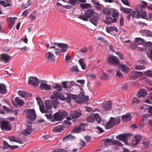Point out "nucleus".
Wrapping results in <instances>:
<instances>
[{
  "label": "nucleus",
  "instance_id": "nucleus-55",
  "mask_svg": "<svg viewBox=\"0 0 152 152\" xmlns=\"http://www.w3.org/2000/svg\"><path fill=\"white\" fill-rule=\"evenodd\" d=\"M137 44L136 43V42H132L131 43V45H130V47L132 49H134L136 48L137 47Z\"/></svg>",
  "mask_w": 152,
  "mask_h": 152
},
{
  "label": "nucleus",
  "instance_id": "nucleus-14",
  "mask_svg": "<svg viewBox=\"0 0 152 152\" xmlns=\"http://www.w3.org/2000/svg\"><path fill=\"white\" fill-rule=\"evenodd\" d=\"M116 18H113L110 16H107L106 17V19L104 20V22L107 24H110L111 23L116 22L117 21Z\"/></svg>",
  "mask_w": 152,
  "mask_h": 152
},
{
  "label": "nucleus",
  "instance_id": "nucleus-6",
  "mask_svg": "<svg viewBox=\"0 0 152 152\" xmlns=\"http://www.w3.org/2000/svg\"><path fill=\"white\" fill-rule=\"evenodd\" d=\"M1 128L3 130L10 131L11 129V126L8 121H2L1 123Z\"/></svg>",
  "mask_w": 152,
  "mask_h": 152
},
{
  "label": "nucleus",
  "instance_id": "nucleus-4",
  "mask_svg": "<svg viewBox=\"0 0 152 152\" xmlns=\"http://www.w3.org/2000/svg\"><path fill=\"white\" fill-rule=\"evenodd\" d=\"M26 117L31 121H34L36 118V115L34 109H28L26 110Z\"/></svg>",
  "mask_w": 152,
  "mask_h": 152
},
{
  "label": "nucleus",
  "instance_id": "nucleus-47",
  "mask_svg": "<svg viewBox=\"0 0 152 152\" xmlns=\"http://www.w3.org/2000/svg\"><path fill=\"white\" fill-rule=\"evenodd\" d=\"M67 82H62V85L63 87L68 91H69L70 89V87L68 86L69 84H67Z\"/></svg>",
  "mask_w": 152,
  "mask_h": 152
},
{
  "label": "nucleus",
  "instance_id": "nucleus-40",
  "mask_svg": "<svg viewBox=\"0 0 152 152\" xmlns=\"http://www.w3.org/2000/svg\"><path fill=\"white\" fill-rule=\"evenodd\" d=\"M80 7L83 9H86L91 7V5L90 4H80Z\"/></svg>",
  "mask_w": 152,
  "mask_h": 152
},
{
  "label": "nucleus",
  "instance_id": "nucleus-52",
  "mask_svg": "<svg viewBox=\"0 0 152 152\" xmlns=\"http://www.w3.org/2000/svg\"><path fill=\"white\" fill-rule=\"evenodd\" d=\"M60 113L62 118V119L64 117L67 116L68 114L65 111H63L62 112H60Z\"/></svg>",
  "mask_w": 152,
  "mask_h": 152
},
{
  "label": "nucleus",
  "instance_id": "nucleus-16",
  "mask_svg": "<svg viewBox=\"0 0 152 152\" xmlns=\"http://www.w3.org/2000/svg\"><path fill=\"white\" fill-rule=\"evenodd\" d=\"M17 19V18H11L10 17L8 18L7 19V21H10V22L9 26V28L10 29H11L14 25V24L15 21Z\"/></svg>",
  "mask_w": 152,
  "mask_h": 152
},
{
  "label": "nucleus",
  "instance_id": "nucleus-33",
  "mask_svg": "<svg viewBox=\"0 0 152 152\" xmlns=\"http://www.w3.org/2000/svg\"><path fill=\"white\" fill-rule=\"evenodd\" d=\"M114 125L109 119V121L106 123L105 127L106 129H109L113 128Z\"/></svg>",
  "mask_w": 152,
  "mask_h": 152
},
{
  "label": "nucleus",
  "instance_id": "nucleus-21",
  "mask_svg": "<svg viewBox=\"0 0 152 152\" xmlns=\"http://www.w3.org/2000/svg\"><path fill=\"white\" fill-rule=\"evenodd\" d=\"M64 128V126L63 125H59L54 127L53 131L55 133L60 132L63 131Z\"/></svg>",
  "mask_w": 152,
  "mask_h": 152
},
{
  "label": "nucleus",
  "instance_id": "nucleus-18",
  "mask_svg": "<svg viewBox=\"0 0 152 152\" xmlns=\"http://www.w3.org/2000/svg\"><path fill=\"white\" fill-rule=\"evenodd\" d=\"M109 119L114 126L120 123L121 118L120 117H117L115 118L111 117Z\"/></svg>",
  "mask_w": 152,
  "mask_h": 152
},
{
  "label": "nucleus",
  "instance_id": "nucleus-34",
  "mask_svg": "<svg viewBox=\"0 0 152 152\" xmlns=\"http://www.w3.org/2000/svg\"><path fill=\"white\" fill-rule=\"evenodd\" d=\"M75 138V137L74 136H73L71 134H69L64 137L63 139L64 141H66L68 140H72Z\"/></svg>",
  "mask_w": 152,
  "mask_h": 152
},
{
  "label": "nucleus",
  "instance_id": "nucleus-24",
  "mask_svg": "<svg viewBox=\"0 0 152 152\" xmlns=\"http://www.w3.org/2000/svg\"><path fill=\"white\" fill-rule=\"evenodd\" d=\"M140 32L141 33H143V35L146 36L150 37L152 36V32L149 30H141Z\"/></svg>",
  "mask_w": 152,
  "mask_h": 152
},
{
  "label": "nucleus",
  "instance_id": "nucleus-37",
  "mask_svg": "<svg viewBox=\"0 0 152 152\" xmlns=\"http://www.w3.org/2000/svg\"><path fill=\"white\" fill-rule=\"evenodd\" d=\"M35 13L36 12H33L30 14V15L28 17V18L32 22L34 20L36 19V15L35 14Z\"/></svg>",
  "mask_w": 152,
  "mask_h": 152
},
{
  "label": "nucleus",
  "instance_id": "nucleus-45",
  "mask_svg": "<svg viewBox=\"0 0 152 152\" xmlns=\"http://www.w3.org/2000/svg\"><path fill=\"white\" fill-rule=\"evenodd\" d=\"M94 120L95 119L98 123H100L101 121V119L99 115L98 114L96 113L94 115Z\"/></svg>",
  "mask_w": 152,
  "mask_h": 152
},
{
  "label": "nucleus",
  "instance_id": "nucleus-15",
  "mask_svg": "<svg viewBox=\"0 0 152 152\" xmlns=\"http://www.w3.org/2000/svg\"><path fill=\"white\" fill-rule=\"evenodd\" d=\"M143 75L142 72L134 71L132 72L131 77L133 79L135 80L137 77Z\"/></svg>",
  "mask_w": 152,
  "mask_h": 152
},
{
  "label": "nucleus",
  "instance_id": "nucleus-22",
  "mask_svg": "<svg viewBox=\"0 0 152 152\" xmlns=\"http://www.w3.org/2000/svg\"><path fill=\"white\" fill-rule=\"evenodd\" d=\"M147 94V91L144 89H140L137 94V96L139 97H145Z\"/></svg>",
  "mask_w": 152,
  "mask_h": 152
},
{
  "label": "nucleus",
  "instance_id": "nucleus-32",
  "mask_svg": "<svg viewBox=\"0 0 152 152\" xmlns=\"http://www.w3.org/2000/svg\"><path fill=\"white\" fill-rule=\"evenodd\" d=\"M119 68L121 71L126 73H127L129 71V69L126 65H121L119 66Z\"/></svg>",
  "mask_w": 152,
  "mask_h": 152
},
{
  "label": "nucleus",
  "instance_id": "nucleus-13",
  "mask_svg": "<svg viewBox=\"0 0 152 152\" xmlns=\"http://www.w3.org/2000/svg\"><path fill=\"white\" fill-rule=\"evenodd\" d=\"M82 114L81 112L79 110L72 111H71L70 116L73 119H77L80 117Z\"/></svg>",
  "mask_w": 152,
  "mask_h": 152
},
{
  "label": "nucleus",
  "instance_id": "nucleus-51",
  "mask_svg": "<svg viewBox=\"0 0 152 152\" xmlns=\"http://www.w3.org/2000/svg\"><path fill=\"white\" fill-rule=\"evenodd\" d=\"M53 152H68V151L63 149H57L53 151Z\"/></svg>",
  "mask_w": 152,
  "mask_h": 152
},
{
  "label": "nucleus",
  "instance_id": "nucleus-28",
  "mask_svg": "<svg viewBox=\"0 0 152 152\" xmlns=\"http://www.w3.org/2000/svg\"><path fill=\"white\" fill-rule=\"evenodd\" d=\"M112 10L110 8H105L104 9L103 11L106 16H110L111 14Z\"/></svg>",
  "mask_w": 152,
  "mask_h": 152
},
{
  "label": "nucleus",
  "instance_id": "nucleus-27",
  "mask_svg": "<svg viewBox=\"0 0 152 152\" xmlns=\"http://www.w3.org/2000/svg\"><path fill=\"white\" fill-rule=\"evenodd\" d=\"M131 116L129 113H127L126 115L122 116V118L123 121L127 122L129 121L131 118Z\"/></svg>",
  "mask_w": 152,
  "mask_h": 152
},
{
  "label": "nucleus",
  "instance_id": "nucleus-36",
  "mask_svg": "<svg viewBox=\"0 0 152 152\" xmlns=\"http://www.w3.org/2000/svg\"><path fill=\"white\" fill-rule=\"evenodd\" d=\"M135 41L137 44L143 45L146 42V41L143 40L142 39H135Z\"/></svg>",
  "mask_w": 152,
  "mask_h": 152
},
{
  "label": "nucleus",
  "instance_id": "nucleus-9",
  "mask_svg": "<svg viewBox=\"0 0 152 152\" xmlns=\"http://www.w3.org/2000/svg\"><path fill=\"white\" fill-rule=\"evenodd\" d=\"M132 136V134L128 133L125 134L124 135H118L116 137V138L122 141H123L125 142H126L128 141L127 138Z\"/></svg>",
  "mask_w": 152,
  "mask_h": 152
},
{
  "label": "nucleus",
  "instance_id": "nucleus-10",
  "mask_svg": "<svg viewBox=\"0 0 152 152\" xmlns=\"http://www.w3.org/2000/svg\"><path fill=\"white\" fill-rule=\"evenodd\" d=\"M39 82L38 79L35 77L31 76L29 77L28 83L33 86H38Z\"/></svg>",
  "mask_w": 152,
  "mask_h": 152
},
{
  "label": "nucleus",
  "instance_id": "nucleus-23",
  "mask_svg": "<svg viewBox=\"0 0 152 152\" xmlns=\"http://www.w3.org/2000/svg\"><path fill=\"white\" fill-rule=\"evenodd\" d=\"M7 90L5 85L3 83H0V93L2 94L7 93Z\"/></svg>",
  "mask_w": 152,
  "mask_h": 152
},
{
  "label": "nucleus",
  "instance_id": "nucleus-7",
  "mask_svg": "<svg viewBox=\"0 0 152 152\" xmlns=\"http://www.w3.org/2000/svg\"><path fill=\"white\" fill-rule=\"evenodd\" d=\"M26 126V128L23 131L22 133L24 135L27 136L30 135L32 132L31 123L27 122Z\"/></svg>",
  "mask_w": 152,
  "mask_h": 152
},
{
  "label": "nucleus",
  "instance_id": "nucleus-41",
  "mask_svg": "<svg viewBox=\"0 0 152 152\" xmlns=\"http://www.w3.org/2000/svg\"><path fill=\"white\" fill-rule=\"evenodd\" d=\"M53 88L54 89H56V90L59 92H60L62 90V86L58 84H55V85L53 86Z\"/></svg>",
  "mask_w": 152,
  "mask_h": 152
},
{
  "label": "nucleus",
  "instance_id": "nucleus-29",
  "mask_svg": "<svg viewBox=\"0 0 152 152\" xmlns=\"http://www.w3.org/2000/svg\"><path fill=\"white\" fill-rule=\"evenodd\" d=\"M120 10L123 13L128 14L132 11V9L125 8L124 7H120Z\"/></svg>",
  "mask_w": 152,
  "mask_h": 152
},
{
  "label": "nucleus",
  "instance_id": "nucleus-11",
  "mask_svg": "<svg viewBox=\"0 0 152 152\" xmlns=\"http://www.w3.org/2000/svg\"><path fill=\"white\" fill-rule=\"evenodd\" d=\"M10 56L4 53L0 55V61L7 63L10 60Z\"/></svg>",
  "mask_w": 152,
  "mask_h": 152
},
{
  "label": "nucleus",
  "instance_id": "nucleus-53",
  "mask_svg": "<svg viewBox=\"0 0 152 152\" xmlns=\"http://www.w3.org/2000/svg\"><path fill=\"white\" fill-rule=\"evenodd\" d=\"M9 139L11 141H12V142H18L20 143H22V141H21V142L20 141H18L16 140V139L15 138V137H13V136L10 137L9 138Z\"/></svg>",
  "mask_w": 152,
  "mask_h": 152
},
{
  "label": "nucleus",
  "instance_id": "nucleus-49",
  "mask_svg": "<svg viewBox=\"0 0 152 152\" xmlns=\"http://www.w3.org/2000/svg\"><path fill=\"white\" fill-rule=\"evenodd\" d=\"M81 129V128L80 126H77L72 131V132H80Z\"/></svg>",
  "mask_w": 152,
  "mask_h": 152
},
{
  "label": "nucleus",
  "instance_id": "nucleus-60",
  "mask_svg": "<svg viewBox=\"0 0 152 152\" xmlns=\"http://www.w3.org/2000/svg\"><path fill=\"white\" fill-rule=\"evenodd\" d=\"M69 3L73 6H75L77 3V0H68Z\"/></svg>",
  "mask_w": 152,
  "mask_h": 152
},
{
  "label": "nucleus",
  "instance_id": "nucleus-59",
  "mask_svg": "<svg viewBox=\"0 0 152 152\" xmlns=\"http://www.w3.org/2000/svg\"><path fill=\"white\" fill-rule=\"evenodd\" d=\"M95 4L96 9L98 10H100L101 8V5L98 2H95Z\"/></svg>",
  "mask_w": 152,
  "mask_h": 152
},
{
  "label": "nucleus",
  "instance_id": "nucleus-25",
  "mask_svg": "<svg viewBox=\"0 0 152 152\" xmlns=\"http://www.w3.org/2000/svg\"><path fill=\"white\" fill-rule=\"evenodd\" d=\"M15 102L20 106H22L25 103L23 100L18 97L15 98Z\"/></svg>",
  "mask_w": 152,
  "mask_h": 152
},
{
  "label": "nucleus",
  "instance_id": "nucleus-63",
  "mask_svg": "<svg viewBox=\"0 0 152 152\" xmlns=\"http://www.w3.org/2000/svg\"><path fill=\"white\" fill-rule=\"evenodd\" d=\"M122 2L124 5L127 6H129L130 4L128 0H121Z\"/></svg>",
  "mask_w": 152,
  "mask_h": 152
},
{
  "label": "nucleus",
  "instance_id": "nucleus-35",
  "mask_svg": "<svg viewBox=\"0 0 152 152\" xmlns=\"http://www.w3.org/2000/svg\"><path fill=\"white\" fill-rule=\"evenodd\" d=\"M88 100V97L87 96H84L83 97L81 98L79 100L77 101L76 100V101L78 103L82 102H86Z\"/></svg>",
  "mask_w": 152,
  "mask_h": 152
},
{
  "label": "nucleus",
  "instance_id": "nucleus-31",
  "mask_svg": "<svg viewBox=\"0 0 152 152\" xmlns=\"http://www.w3.org/2000/svg\"><path fill=\"white\" fill-rule=\"evenodd\" d=\"M132 16L133 18H140V13L137 11H133L132 12Z\"/></svg>",
  "mask_w": 152,
  "mask_h": 152
},
{
  "label": "nucleus",
  "instance_id": "nucleus-30",
  "mask_svg": "<svg viewBox=\"0 0 152 152\" xmlns=\"http://www.w3.org/2000/svg\"><path fill=\"white\" fill-rule=\"evenodd\" d=\"M53 117L55 121H59L62 119L60 112L55 113L53 115Z\"/></svg>",
  "mask_w": 152,
  "mask_h": 152
},
{
  "label": "nucleus",
  "instance_id": "nucleus-20",
  "mask_svg": "<svg viewBox=\"0 0 152 152\" xmlns=\"http://www.w3.org/2000/svg\"><path fill=\"white\" fill-rule=\"evenodd\" d=\"M99 19V16H93L92 17H91L90 19V21L91 23L96 26L97 24V23Z\"/></svg>",
  "mask_w": 152,
  "mask_h": 152
},
{
  "label": "nucleus",
  "instance_id": "nucleus-5",
  "mask_svg": "<svg viewBox=\"0 0 152 152\" xmlns=\"http://www.w3.org/2000/svg\"><path fill=\"white\" fill-rule=\"evenodd\" d=\"M107 62L115 66H117L119 64L118 58L116 56L110 55L107 59Z\"/></svg>",
  "mask_w": 152,
  "mask_h": 152
},
{
  "label": "nucleus",
  "instance_id": "nucleus-54",
  "mask_svg": "<svg viewBox=\"0 0 152 152\" xmlns=\"http://www.w3.org/2000/svg\"><path fill=\"white\" fill-rule=\"evenodd\" d=\"M147 55L149 58L152 61V50H150L147 52Z\"/></svg>",
  "mask_w": 152,
  "mask_h": 152
},
{
  "label": "nucleus",
  "instance_id": "nucleus-42",
  "mask_svg": "<svg viewBox=\"0 0 152 152\" xmlns=\"http://www.w3.org/2000/svg\"><path fill=\"white\" fill-rule=\"evenodd\" d=\"M79 63L83 69H85L86 66L85 64L83 63V58H80L79 61Z\"/></svg>",
  "mask_w": 152,
  "mask_h": 152
},
{
  "label": "nucleus",
  "instance_id": "nucleus-61",
  "mask_svg": "<svg viewBox=\"0 0 152 152\" xmlns=\"http://www.w3.org/2000/svg\"><path fill=\"white\" fill-rule=\"evenodd\" d=\"M3 4V6L4 7H10V4L7 3V2H4V1H0V4Z\"/></svg>",
  "mask_w": 152,
  "mask_h": 152
},
{
  "label": "nucleus",
  "instance_id": "nucleus-19",
  "mask_svg": "<svg viewBox=\"0 0 152 152\" xmlns=\"http://www.w3.org/2000/svg\"><path fill=\"white\" fill-rule=\"evenodd\" d=\"M3 145L5 149L9 148L11 150L14 149L15 148H18L19 146L17 145L13 146L9 145L6 142L4 141Z\"/></svg>",
  "mask_w": 152,
  "mask_h": 152
},
{
  "label": "nucleus",
  "instance_id": "nucleus-56",
  "mask_svg": "<svg viewBox=\"0 0 152 152\" xmlns=\"http://www.w3.org/2000/svg\"><path fill=\"white\" fill-rule=\"evenodd\" d=\"M143 8L140 5H138L136 7V10L137 11L140 12L142 11Z\"/></svg>",
  "mask_w": 152,
  "mask_h": 152
},
{
  "label": "nucleus",
  "instance_id": "nucleus-3",
  "mask_svg": "<svg viewBox=\"0 0 152 152\" xmlns=\"http://www.w3.org/2000/svg\"><path fill=\"white\" fill-rule=\"evenodd\" d=\"M51 98L55 102V104H58L59 103L58 99H59L62 101L66 100L65 98L60 93L57 92L56 91L53 92V95L51 96Z\"/></svg>",
  "mask_w": 152,
  "mask_h": 152
},
{
  "label": "nucleus",
  "instance_id": "nucleus-57",
  "mask_svg": "<svg viewBox=\"0 0 152 152\" xmlns=\"http://www.w3.org/2000/svg\"><path fill=\"white\" fill-rule=\"evenodd\" d=\"M113 143L121 147L122 146V144L119 141L117 140H114L113 141Z\"/></svg>",
  "mask_w": 152,
  "mask_h": 152
},
{
  "label": "nucleus",
  "instance_id": "nucleus-43",
  "mask_svg": "<svg viewBox=\"0 0 152 152\" xmlns=\"http://www.w3.org/2000/svg\"><path fill=\"white\" fill-rule=\"evenodd\" d=\"M140 16L141 18L145 19L146 20H148V18L146 15V13L144 11H142L140 12Z\"/></svg>",
  "mask_w": 152,
  "mask_h": 152
},
{
  "label": "nucleus",
  "instance_id": "nucleus-2",
  "mask_svg": "<svg viewBox=\"0 0 152 152\" xmlns=\"http://www.w3.org/2000/svg\"><path fill=\"white\" fill-rule=\"evenodd\" d=\"M94 12L92 9L88 10L83 15H80L78 17V18L85 21H88V19H90L93 16Z\"/></svg>",
  "mask_w": 152,
  "mask_h": 152
},
{
  "label": "nucleus",
  "instance_id": "nucleus-58",
  "mask_svg": "<svg viewBox=\"0 0 152 152\" xmlns=\"http://www.w3.org/2000/svg\"><path fill=\"white\" fill-rule=\"evenodd\" d=\"M36 99L37 101L38 102L39 105V107H40V104L41 106H43V104L41 98L39 97H37Z\"/></svg>",
  "mask_w": 152,
  "mask_h": 152
},
{
  "label": "nucleus",
  "instance_id": "nucleus-46",
  "mask_svg": "<svg viewBox=\"0 0 152 152\" xmlns=\"http://www.w3.org/2000/svg\"><path fill=\"white\" fill-rule=\"evenodd\" d=\"M144 75L145 76L148 77H152V71L151 70H148L145 72Z\"/></svg>",
  "mask_w": 152,
  "mask_h": 152
},
{
  "label": "nucleus",
  "instance_id": "nucleus-1",
  "mask_svg": "<svg viewBox=\"0 0 152 152\" xmlns=\"http://www.w3.org/2000/svg\"><path fill=\"white\" fill-rule=\"evenodd\" d=\"M55 102L53 100V101L50 100H47L45 102V108L44 107L43 105V106H41L40 104V110L42 113H50L51 112V108L53 105L54 108L57 104H55Z\"/></svg>",
  "mask_w": 152,
  "mask_h": 152
},
{
  "label": "nucleus",
  "instance_id": "nucleus-48",
  "mask_svg": "<svg viewBox=\"0 0 152 152\" xmlns=\"http://www.w3.org/2000/svg\"><path fill=\"white\" fill-rule=\"evenodd\" d=\"M150 143L149 141L147 140H145L142 142L143 146L147 148H148Z\"/></svg>",
  "mask_w": 152,
  "mask_h": 152
},
{
  "label": "nucleus",
  "instance_id": "nucleus-38",
  "mask_svg": "<svg viewBox=\"0 0 152 152\" xmlns=\"http://www.w3.org/2000/svg\"><path fill=\"white\" fill-rule=\"evenodd\" d=\"M111 15L113 18H116L119 16V13L117 10L114 9L112 10V13H111Z\"/></svg>",
  "mask_w": 152,
  "mask_h": 152
},
{
  "label": "nucleus",
  "instance_id": "nucleus-17",
  "mask_svg": "<svg viewBox=\"0 0 152 152\" xmlns=\"http://www.w3.org/2000/svg\"><path fill=\"white\" fill-rule=\"evenodd\" d=\"M112 102L110 101L106 102L103 104L104 109L106 110H109L111 108Z\"/></svg>",
  "mask_w": 152,
  "mask_h": 152
},
{
  "label": "nucleus",
  "instance_id": "nucleus-12",
  "mask_svg": "<svg viewBox=\"0 0 152 152\" xmlns=\"http://www.w3.org/2000/svg\"><path fill=\"white\" fill-rule=\"evenodd\" d=\"M53 44L56 46H58L61 48V51L62 53L66 52L68 49V45L66 44L63 43H58L54 42Z\"/></svg>",
  "mask_w": 152,
  "mask_h": 152
},
{
  "label": "nucleus",
  "instance_id": "nucleus-62",
  "mask_svg": "<svg viewBox=\"0 0 152 152\" xmlns=\"http://www.w3.org/2000/svg\"><path fill=\"white\" fill-rule=\"evenodd\" d=\"M144 44H145V47L146 49H147L150 46L152 47V43L151 42H146Z\"/></svg>",
  "mask_w": 152,
  "mask_h": 152
},
{
  "label": "nucleus",
  "instance_id": "nucleus-39",
  "mask_svg": "<svg viewBox=\"0 0 152 152\" xmlns=\"http://www.w3.org/2000/svg\"><path fill=\"white\" fill-rule=\"evenodd\" d=\"M88 122L90 123H93L94 121V115H91L88 116L87 119Z\"/></svg>",
  "mask_w": 152,
  "mask_h": 152
},
{
  "label": "nucleus",
  "instance_id": "nucleus-44",
  "mask_svg": "<svg viewBox=\"0 0 152 152\" xmlns=\"http://www.w3.org/2000/svg\"><path fill=\"white\" fill-rule=\"evenodd\" d=\"M67 97L68 99H75L76 100H77V99H78V96H77L70 94H67Z\"/></svg>",
  "mask_w": 152,
  "mask_h": 152
},
{
  "label": "nucleus",
  "instance_id": "nucleus-26",
  "mask_svg": "<svg viewBox=\"0 0 152 152\" xmlns=\"http://www.w3.org/2000/svg\"><path fill=\"white\" fill-rule=\"evenodd\" d=\"M51 86L46 83H42L40 86L39 88L42 90H48L51 88Z\"/></svg>",
  "mask_w": 152,
  "mask_h": 152
},
{
  "label": "nucleus",
  "instance_id": "nucleus-8",
  "mask_svg": "<svg viewBox=\"0 0 152 152\" xmlns=\"http://www.w3.org/2000/svg\"><path fill=\"white\" fill-rule=\"evenodd\" d=\"M45 58L47 61L53 62L55 61V56L51 52H48L45 55Z\"/></svg>",
  "mask_w": 152,
  "mask_h": 152
},
{
  "label": "nucleus",
  "instance_id": "nucleus-64",
  "mask_svg": "<svg viewBox=\"0 0 152 152\" xmlns=\"http://www.w3.org/2000/svg\"><path fill=\"white\" fill-rule=\"evenodd\" d=\"M116 75L117 76L121 78L123 77V75L121 72L119 70H117Z\"/></svg>",
  "mask_w": 152,
  "mask_h": 152
},
{
  "label": "nucleus",
  "instance_id": "nucleus-50",
  "mask_svg": "<svg viewBox=\"0 0 152 152\" xmlns=\"http://www.w3.org/2000/svg\"><path fill=\"white\" fill-rule=\"evenodd\" d=\"M71 71L72 72H77L79 71L77 66H73L71 69Z\"/></svg>",
  "mask_w": 152,
  "mask_h": 152
}]
</instances>
